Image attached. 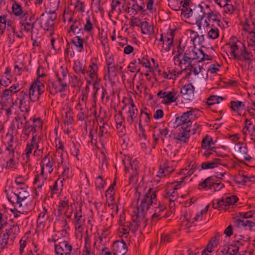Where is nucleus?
<instances>
[{
    "instance_id": "f257e3e1",
    "label": "nucleus",
    "mask_w": 255,
    "mask_h": 255,
    "mask_svg": "<svg viewBox=\"0 0 255 255\" xmlns=\"http://www.w3.org/2000/svg\"><path fill=\"white\" fill-rule=\"evenodd\" d=\"M157 202L156 192L151 188L144 195L139 206L136 207L132 212V221L135 223L130 227V231L135 233L142 223L145 226L147 220L145 216L150 206L156 204Z\"/></svg>"
},
{
    "instance_id": "f03ea898",
    "label": "nucleus",
    "mask_w": 255,
    "mask_h": 255,
    "mask_svg": "<svg viewBox=\"0 0 255 255\" xmlns=\"http://www.w3.org/2000/svg\"><path fill=\"white\" fill-rule=\"evenodd\" d=\"M45 90L43 83L40 80L36 79L30 85L28 91V94L31 98V101L34 102L37 101L40 96Z\"/></svg>"
},
{
    "instance_id": "7ed1b4c3",
    "label": "nucleus",
    "mask_w": 255,
    "mask_h": 255,
    "mask_svg": "<svg viewBox=\"0 0 255 255\" xmlns=\"http://www.w3.org/2000/svg\"><path fill=\"white\" fill-rule=\"evenodd\" d=\"M203 9L204 10V14H206L204 25L206 27L209 26L210 25V22H212L213 24H215L216 26L221 27V14L216 10L211 9L210 6L209 9L206 8Z\"/></svg>"
},
{
    "instance_id": "20e7f679",
    "label": "nucleus",
    "mask_w": 255,
    "mask_h": 255,
    "mask_svg": "<svg viewBox=\"0 0 255 255\" xmlns=\"http://www.w3.org/2000/svg\"><path fill=\"white\" fill-rule=\"evenodd\" d=\"M190 110L184 112L182 115L178 117H177L175 120V123L177 124V126H180L182 125H189V127H191L192 121L194 120L193 117L196 116V112H198L199 110L197 109H192L191 108H188Z\"/></svg>"
},
{
    "instance_id": "39448f33",
    "label": "nucleus",
    "mask_w": 255,
    "mask_h": 255,
    "mask_svg": "<svg viewBox=\"0 0 255 255\" xmlns=\"http://www.w3.org/2000/svg\"><path fill=\"white\" fill-rule=\"evenodd\" d=\"M199 49H197L195 46L189 47L184 52L183 55L182 65H186L189 63L192 62L194 60L198 61L199 58L198 55Z\"/></svg>"
},
{
    "instance_id": "423d86ee",
    "label": "nucleus",
    "mask_w": 255,
    "mask_h": 255,
    "mask_svg": "<svg viewBox=\"0 0 255 255\" xmlns=\"http://www.w3.org/2000/svg\"><path fill=\"white\" fill-rule=\"evenodd\" d=\"M17 99L19 100V107L20 111L29 113L31 98L28 94L27 90L25 91L22 90L20 92Z\"/></svg>"
},
{
    "instance_id": "0eeeda50",
    "label": "nucleus",
    "mask_w": 255,
    "mask_h": 255,
    "mask_svg": "<svg viewBox=\"0 0 255 255\" xmlns=\"http://www.w3.org/2000/svg\"><path fill=\"white\" fill-rule=\"evenodd\" d=\"M157 96L158 98L162 99L161 102L165 104H170L175 102L178 98L177 92L173 91L167 92L164 90L159 91Z\"/></svg>"
},
{
    "instance_id": "6e6552de",
    "label": "nucleus",
    "mask_w": 255,
    "mask_h": 255,
    "mask_svg": "<svg viewBox=\"0 0 255 255\" xmlns=\"http://www.w3.org/2000/svg\"><path fill=\"white\" fill-rule=\"evenodd\" d=\"M54 164V161L53 159L49 156L48 153L42 158L40 162L41 171H43L47 174H50L53 172Z\"/></svg>"
},
{
    "instance_id": "1a4fd4ad",
    "label": "nucleus",
    "mask_w": 255,
    "mask_h": 255,
    "mask_svg": "<svg viewBox=\"0 0 255 255\" xmlns=\"http://www.w3.org/2000/svg\"><path fill=\"white\" fill-rule=\"evenodd\" d=\"M228 45L230 46L231 53L234 58L239 54L242 49L245 47V44L236 37H233L230 38Z\"/></svg>"
},
{
    "instance_id": "9d476101",
    "label": "nucleus",
    "mask_w": 255,
    "mask_h": 255,
    "mask_svg": "<svg viewBox=\"0 0 255 255\" xmlns=\"http://www.w3.org/2000/svg\"><path fill=\"white\" fill-rule=\"evenodd\" d=\"M54 246L56 255H71L72 247L67 241L60 242Z\"/></svg>"
},
{
    "instance_id": "9b49d317",
    "label": "nucleus",
    "mask_w": 255,
    "mask_h": 255,
    "mask_svg": "<svg viewBox=\"0 0 255 255\" xmlns=\"http://www.w3.org/2000/svg\"><path fill=\"white\" fill-rule=\"evenodd\" d=\"M127 251V244L123 240L116 241L114 243L112 250L114 255H124Z\"/></svg>"
},
{
    "instance_id": "f8f14e48",
    "label": "nucleus",
    "mask_w": 255,
    "mask_h": 255,
    "mask_svg": "<svg viewBox=\"0 0 255 255\" xmlns=\"http://www.w3.org/2000/svg\"><path fill=\"white\" fill-rule=\"evenodd\" d=\"M23 113V114H18L12 121L11 125L15 126L17 129H22L28 121L27 116L28 113Z\"/></svg>"
},
{
    "instance_id": "ddd939ff",
    "label": "nucleus",
    "mask_w": 255,
    "mask_h": 255,
    "mask_svg": "<svg viewBox=\"0 0 255 255\" xmlns=\"http://www.w3.org/2000/svg\"><path fill=\"white\" fill-rule=\"evenodd\" d=\"M195 87L191 83L185 84L180 89L182 97L187 100H192L194 97Z\"/></svg>"
},
{
    "instance_id": "4468645a",
    "label": "nucleus",
    "mask_w": 255,
    "mask_h": 255,
    "mask_svg": "<svg viewBox=\"0 0 255 255\" xmlns=\"http://www.w3.org/2000/svg\"><path fill=\"white\" fill-rule=\"evenodd\" d=\"M47 180V174L43 171L35 175L33 183L36 186V189L41 191L42 186L46 184Z\"/></svg>"
},
{
    "instance_id": "2eb2a0df",
    "label": "nucleus",
    "mask_w": 255,
    "mask_h": 255,
    "mask_svg": "<svg viewBox=\"0 0 255 255\" xmlns=\"http://www.w3.org/2000/svg\"><path fill=\"white\" fill-rule=\"evenodd\" d=\"M141 1L140 4L138 3L137 0H130L127 2V4L129 6L130 14L134 15L137 14L138 11H145L144 7L142 5H144L143 1Z\"/></svg>"
},
{
    "instance_id": "dca6fc26",
    "label": "nucleus",
    "mask_w": 255,
    "mask_h": 255,
    "mask_svg": "<svg viewBox=\"0 0 255 255\" xmlns=\"http://www.w3.org/2000/svg\"><path fill=\"white\" fill-rule=\"evenodd\" d=\"M37 20L33 16H30L27 21H20V24L23 27V30L26 32H31V39L33 40L34 35L33 28Z\"/></svg>"
},
{
    "instance_id": "f3484780",
    "label": "nucleus",
    "mask_w": 255,
    "mask_h": 255,
    "mask_svg": "<svg viewBox=\"0 0 255 255\" xmlns=\"http://www.w3.org/2000/svg\"><path fill=\"white\" fill-rule=\"evenodd\" d=\"M16 193L18 197V200L19 202V207H22L23 209L27 204V199L29 196V193L23 188H17L16 189Z\"/></svg>"
},
{
    "instance_id": "a211bd4d",
    "label": "nucleus",
    "mask_w": 255,
    "mask_h": 255,
    "mask_svg": "<svg viewBox=\"0 0 255 255\" xmlns=\"http://www.w3.org/2000/svg\"><path fill=\"white\" fill-rule=\"evenodd\" d=\"M58 153L60 154L61 158V160L59 164H61L63 168V171L61 175H60L59 178H60L62 177L63 178V180H64L68 179L69 177L70 164L68 161L65 160L63 158V151L58 152Z\"/></svg>"
},
{
    "instance_id": "6ab92c4d",
    "label": "nucleus",
    "mask_w": 255,
    "mask_h": 255,
    "mask_svg": "<svg viewBox=\"0 0 255 255\" xmlns=\"http://www.w3.org/2000/svg\"><path fill=\"white\" fill-rule=\"evenodd\" d=\"M209 5L204 2L199 4L198 5L195 6L193 8V16L199 19H203L205 17L206 14H204V8H209Z\"/></svg>"
},
{
    "instance_id": "aec40b11",
    "label": "nucleus",
    "mask_w": 255,
    "mask_h": 255,
    "mask_svg": "<svg viewBox=\"0 0 255 255\" xmlns=\"http://www.w3.org/2000/svg\"><path fill=\"white\" fill-rule=\"evenodd\" d=\"M129 104L130 106L128 108V114L129 116L127 118V122L129 125H132L134 120L136 118L137 114V109L135 107L133 100L131 98L129 100Z\"/></svg>"
},
{
    "instance_id": "412c9836",
    "label": "nucleus",
    "mask_w": 255,
    "mask_h": 255,
    "mask_svg": "<svg viewBox=\"0 0 255 255\" xmlns=\"http://www.w3.org/2000/svg\"><path fill=\"white\" fill-rule=\"evenodd\" d=\"M36 20L40 21V26L44 30L49 31L53 29L54 22H52L46 16H45L44 13H42Z\"/></svg>"
},
{
    "instance_id": "4be33fe9",
    "label": "nucleus",
    "mask_w": 255,
    "mask_h": 255,
    "mask_svg": "<svg viewBox=\"0 0 255 255\" xmlns=\"http://www.w3.org/2000/svg\"><path fill=\"white\" fill-rule=\"evenodd\" d=\"M235 59L250 63L253 60V55L252 54L251 52H248L247 50L246 46H245V47L242 49L240 53L238 54Z\"/></svg>"
},
{
    "instance_id": "5701e85b",
    "label": "nucleus",
    "mask_w": 255,
    "mask_h": 255,
    "mask_svg": "<svg viewBox=\"0 0 255 255\" xmlns=\"http://www.w3.org/2000/svg\"><path fill=\"white\" fill-rule=\"evenodd\" d=\"M6 137L8 138L7 141L6 146L5 147V151H8L7 155L8 156H14L15 145L13 144V135L12 134H7Z\"/></svg>"
},
{
    "instance_id": "b1692460",
    "label": "nucleus",
    "mask_w": 255,
    "mask_h": 255,
    "mask_svg": "<svg viewBox=\"0 0 255 255\" xmlns=\"http://www.w3.org/2000/svg\"><path fill=\"white\" fill-rule=\"evenodd\" d=\"M191 127H189V125H187L186 127H182L183 129V131L180 132L178 137L175 136V134H174L173 139H177L180 141H183L184 142H186L190 137V133L191 131L190 128Z\"/></svg>"
},
{
    "instance_id": "393cba45",
    "label": "nucleus",
    "mask_w": 255,
    "mask_h": 255,
    "mask_svg": "<svg viewBox=\"0 0 255 255\" xmlns=\"http://www.w3.org/2000/svg\"><path fill=\"white\" fill-rule=\"evenodd\" d=\"M7 198L8 200L12 204L15 205V207H16V210L19 209L18 211L20 213L27 212V211L25 209H23L22 207H19V200H18V197L16 195V191L14 192H11L10 194H7Z\"/></svg>"
},
{
    "instance_id": "a878e982",
    "label": "nucleus",
    "mask_w": 255,
    "mask_h": 255,
    "mask_svg": "<svg viewBox=\"0 0 255 255\" xmlns=\"http://www.w3.org/2000/svg\"><path fill=\"white\" fill-rule=\"evenodd\" d=\"M162 166V168H160L157 175L160 178L165 177L174 170V168L172 166H170L168 160H165Z\"/></svg>"
},
{
    "instance_id": "bb28decb",
    "label": "nucleus",
    "mask_w": 255,
    "mask_h": 255,
    "mask_svg": "<svg viewBox=\"0 0 255 255\" xmlns=\"http://www.w3.org/2000/svg\"><path fill=\"white\" fill-rule=\"evenodd\" d=\"M175 30V29H169V31L167 32V37L165 38H166V41L168 43L166 44V46H164V42L162 43V48L166 52L169 51L171 47L173 45Z\"/></svg>"
},
{
    "instance_id": "cd10ccee",
    "label": "nucleus",
    "mask_w": 255,
    "mask_h": 255,
    "mask_svg": "<svg viewBox=\"0 0 255 255\" xmlns=\"http://www.w3.org/2000/svg\"><path fill=\"white\" fill-rule=\"evenodd\" d=\"M184 52V47H182L181 44L177 47V54L173 57L174 64L178 65L180 68H182V59L183 53Z\"/></svg>"
},
{
    "instance_id": "c85d7f7f",
    "label": "nucleus",
    "mask_w": 255,
    "mask_h": 255,
    "mask_svg": "<svg viewBox=\"0 0 255 255\" xmlns=\"http://www.w3.org/2000/svg\"><path fill=\"white\" fill-rule=\"evenodd\" d=\"M203 67L196 63H189L185 65L183 71H190L195 75H198L202 71Z\"/></svg>"
},
{
    "instance_id": "c756f323",
    "label": "nucleus",
    "mask_w": 255,
    "mask_h": 255,
    "mask_svg": "<svg viewBox=\"0 0 255 255\" xmlns=\"http://www.w3.org/2000/svg\"><path fill=\"white\" fill-rule=\"evenodd\" d=\"M20 230L19 225L17 224H13L12 225H10V227L9 229H7L5 230V233H3L2 234H5L7 235L8 240L9 239V236L11 235L13 236V238H11V240L13 242V240L15 239V236L18 235L19 233Z\"/></svg>"
},
{
    "instance_id": "7c9ffc66",
    "label": "nucleus",
    "mask_w": 255,
    "mask_h": 255,
    "mask_svg": "<svg viewBox=\"0 0 255 255\" xmlns=\"http://www.w3.org/2000/svg\"><path fill=\"white\" fill-rule=\"evenodd\" d=\"M118 68V65L116 64H111L107 66V75H105L104 78H106L107 77L108 79L110 81L112 82L115 80V78L117 76L116 73V70Z\"/></svg>"
},
{
    "instance_id": "2f4dec72",
    "label": "nucleus",
    "mask_w": 255,
    "mask_h": 255,
    "mask_svg": "<svg viewBox=\"0 0 255 255\" xmlns=\"http://www.w3.org/2000/svg\"><path fill=\"white\" fill-rule=\"evenodd\" d=\"M28 121H31L30 124H31V127H32L35 133L37 131L41 129L43 126V121L40 118H31Z\"/></svg>"
},
{
    "instance_id": "473e14b6",
    "label": "nucleus",
    "mask_w": 255,
    "mask_h": 255,
    "mask_svg": "<svg viewBox=\"0 0 255 255\" xmlns=\"http://www.w3.org/2000/svg\"><path fill=\"white\" fill-rule=\"evenodd\" d=\"M28 121H31L30 124H31V127H32L35 133L37 131L41 129L43 126V121L40 118H31Z\"/></svg>"
},
{
    "instance_id": "72a5a7b5",
    "label": "nucleus",
    "mask_w": 255,
    "mask_h": 255,
    "mask_svg": "<svg viewBox=\"0 0 255 255\" xmlns=\"http://www.w3.org/2000/svg\"><path fill=\"white\" fill-rule=\"evenodd\" d=\"M28 121H31L30 124H31V127H32L35 133L37 131L41 129L43 126V121L40 118H31Z\"/></svg>"
},
{
    "instance_id": "f704fd0d",
    "label": "nucleus",
    "mask_w": 255,
    "mask_h": 255,
    "mask_svg": "<svg viewBox=\"0 0 255 255\" xmlns=\"http://www.w3.org/2000/svg\"><path fill=\"white\" fill-rule=\"evenodd\" d=\"M214 176H210L206 178L203 181L200 183L198 186V189L200 190L204 189L205 190H212V185H213V180L214 179Z\"/></svg>"
},
{
    "instance_id": "c9c22d12",
    "label": "nucleus",
    "mask_w": 255,
    "mask_h": 255,
    "mask_svg": "<svg viewBox=\"0 0 255 255\" xmlns=\"http://www.w3.org/2000/svg\"><path fill=\"white\" fill-rule=\"evenodd\" d=\"M83 29L81 21L76 19H74L72 24L70 25V29L68 33L72 32L74 34H76L80 32L83 33Z\"/></svg>"
},
{
    "instance_id": "e433bc0d",
    "label": "nucleus",
    "mask_w": 255,
    "mask_h": 255,
    "mask_svg": "<svg viewBox=\"0 0 255 255\" xmlns=\"http://www.w3.org/2000/svg\"><path fill=\"white\" fill-rule=\"evenodd\" d=\"M140 28L141 32L144 34L151 35L154 32L153 26L146 21L140 22Z\"/></svg>"
},
{
    "instance_id": "4c0bfd02",
    "label": "nucleus",
    "mask_w": 255,
    "mask_h": 255,
    "mask_svg": "<svg viewBox=\"0 0 255 255\" xmlns=\"http://www.w3.org/2000/svg\"><path fill=\"white\" fill-rule=\"evenodd\" d=\"M111 129L110 126L105 122H103L102 126L99 127V135L100 138H107L110 135L109 130Z\"/></svg>"
},
{
    "instance_id": "58836bf2",
    "label": "nucleus",
    "mask_w": 255,
    "mask_h": 255,
    "mask_svg": "<svg viewBox=\"0 0 255 255\" xmlns=\"http://www.w3.org/2000/svg\"><path fill=\"white\" fill-rule=\"evenodd\" d=\"M41 137L40 136H37V135L32 136V143H34V148L35 150L34 151V154L35 155L36 152H41V153L43 152L44 147L40 145L41 141Z\"/></svg>"
},
{
    "instance_id": "ea45409f",
    "label": "nucleus",
    "mask_w": 255,
    "mask_h": 255,
    "mask_svg": "<svg viewBox=\"0 0 255 255\" xmlns=\"http://www.w3.org/2000/svg\"><path fill=\"white\" fill-rule=\"evenodd\" d=\"M89 70L86 72L90 79L93 81L94 79L97 77L98 66L96 63L93 62L92 64L89 65Z\"/></svg>"
},
{
    "instance_id": "a19ab883",
    "label": "nucleus",
    "mask_w": 255,
    "mask_h": 255,
    "mask_svg": "<svg viewBox=\"0 0 255 255\" xmlns=\"http://www.w3.org/2000/svg\"><path fill=\"white\" fill-rule=\"evenodd\" d=\"M72 42L75 46L78 52H81L84 51V40L80 36L74 37L72 39Z\"/></svg>"
},
{
    "instance_id": "79ce46f5",
    "label": "nucleus",
    "mask_w": 255,
    "mask_h": 255,
    "mask_svg": "<svg viewBox=\"0 0 255 255\" xmlns=\"http://www.w3.org/2000/svg\"><path fill=\"white\" fill-rule=\"evenodd\" d=\"M220 161L221 159L217 158L211 162L208 161L203 162L201 164V169L200 170L215 168L217 167L219 164H221Z\"/></svg>"
},
{
    "instance_id": "37998d69",
    "label": "nucleus",
    "mask_w": 255,
    "mask_h": 255,
    "mask_svg": "<svg viewBox=\"0 0 255 255\" xmlns=\"http://www.w3.org/2000/svg\"><path fill=\"white\" fill-rule=\"evenodd\" d=\"M73 69L74 72L78 74L85 75L86 73V66L83 65L80 61L75 62Z\"/></svg>"
},
{
    "instance_id": "c03bdc74",
    "label": "nucleus",
    "mask_w": 255,
    "mask_h": 255,
    "mask_svg": "<svg viewBox=\"0 0 255 255\" xmlns=\"http://www.w3.org/2000/svg\"><path fill=\"white\" fill-rule=\"evenodd\" d=\"M140 59L139 58L136 60H133L129 64L128 67V70L132 73H133L135 71L139 72L140 71V68H138V66L140 65Z\"/></svg>"
},
{
    "instance_id": "a18cd8bd",
    "label": "nucleus",
    "mask_w": 255,
    "mask_h": 255,
    "mask_svg": "<svg viewBox=\"0 0 255 255\" xmlns=\"http://www.w3.org/2000/svg\"><path fill=\"white\" fill-rule=\"evenodd\" d=\"M165 208V206L163 204H161L159 202L158 207L155 208L154 213L152 215V220L157 218V220H159L160 216H161V213L162 212Z\"/></svg>"
},
{
    "instance_id": "49530a36",
    "label": "nucleus",
    "mask_w": 255,
    "mask_h": 255,
    "mask_svg": "<svg viewBox=\"0 0 255 255\" xmlns=\"http://www.w3.org/2000/svg\"><path fill=\"white\" fill-rule=\"evenodd\" d=\"M215 142L213 141L212 138L211 136L207 135L203 139L201 142V147L203 149L209 148L212 145H214Z\"/></svg>"
},
{
    "instance_id": "de8ad7c7",
    "label": "nucleus",
    "mask_w": 255,
    "mask_h": 255,
    "mask_svg": "<svg viewBox=\"0 0 255 255\" xmlns=\"http://www.w3.org/2000/svg\"><path fill=\"white\" fill-rule=\"evenodd\" d=\"M245 106L244 103L239 101H232L230 102V107L234 112H238L241 109H244Z\"/></svg>"
},
{
    "instance_id": "09e8293b",
    "label": "nucleus",
    "mask_w": 255,
    "mask_h": 255,
    "mask_svg": "<svg viewBox=\"0 0 255 255\" xmlns=\"http://www.w3.org/2000/svg\"><path fill=\"white\" fill-rule=\"evenodd\" d=\"M244 29L250 34H255V20L252 21L250 23L249 21L246 19L245 23L244 24Z\"/></svg>"
},
{
    "instance_id": "8fccbe9b",
    "label": "nucleus",
    "mask_w": 255,
    "mask_h": 255,
    "mask_svg": "<svg viewBox=\"0 0 255 255\" xmlns=\"http://www.w3.org/2000/svg\"><path fill=\"white\" fill-rule=\"evenodd\" d=\"M12 2L11 8L13 13L17 16L22 15L23 11L22 10L21 5L15 0H13Z\"/></svg>"
},
{
    "instance_id": "3c124183",
    "label": "nucleus",
    "mask_w": 255,
    "mask_h": 255,
    "mask_svg": "<svg viewBox=\"0 0 255 255\" xmlns=\"http://www.w3.org/2000/svg\"><path fill=\"white\" fill-rule=\"evenodd\" d=\"M239 200L238 197L236 195L228 196L224 198V206L226 208L227 206H230L235 204Z\"/></svg>"
},
{
    "instance_id": "603ef678",
    "label": "nucleus",
    "mask_w": 255,
    "mask_h": 255,
    "mask_svg": "<svg viewBox=\"0 0 255 255\" xmlns=\"http://www.w3.org/2000/svg\"><path fill=\"white\" fill-rule=\"evenodd\" d=\"M215 24H211V29L208 33V36L209 38L212 39H215L219 36V30Z\"/></svg>"
},
{
    "instance_id": "864d4df0",
    "label": "nucleus",
    "mask_w": 255,
    "mask_h": 255,
    "mask_svg": "<svg viewBox=\"0 0 255 255\" xmlns=\"http://www.w3.org/2000/svg\"><path fill=\"white\" fill-rule=\"evenodd\" d=\"M130 227H132V224L130 222H126L122 226H120L119 228L120 232L126 235L125 237L127 238V235L131 229Z\"/></svg>"
},
{
    "instance_id": "5fc2aeb1",
    "label": "nucleus",
    "mask_w": 255,
    "mask_h": 255,
    "mask_svg": "<svg viewBox=\"0 0 255 255\" xmlns=\"http://www.w3.org/2000/svg\"><path fill=\"white\" fill-rule=\"evenodd\" d=\"M68 74V70L66 68H63L62 66L60 67L59 71L56 73L59 82H65L64 79Z\"/></svg>"
},
{
    "instance_id": "6e6d98bb",
    "label": "nucleus",
    "mask_w": 255,
    "mask_h": 255,
    "mask_svg": "<svg viewBox=\"0 0 255 255\" xmlns=\"http://www.w3.org/2000/svg\"><path fill=\"white\" fill-rule=\"evenodd\" d=\"M234 242L237 245V247H239V252H241V253H243L245 255V254L247 252V248L249 245L248 242L245 241L244 240L241 241Z\"/></svg>"
},
{
    "instance_id": "4d7b16f0",
    "label": "nucleus",
    "mask_w": 255,
    "mask_h": 255,
    "mask_svg": "<svg viewBox=\"0 0 255 255\" xmlns=\"http://www.w3.org/2000/svg\"><path fill=\"white\" fill-rule=\"evenodd\" d=\"M8 240L7 235L0 234V253L7 248Z\"/></svg>"
},
{
    "instance_id": "13d9d810",
    "label": "nucleus",
    "mask_w": 255,
    "mask_h": 255,
    "mask_svg": "<svg viewBox=\"0 0 255 255\" xmlns=\"http://www.w3.org/2000/svg\"><path fill=\"white\" fill-rule=\"evenodd\" d=\"M47 214V210L44 207L43 211H41L38 217L37 222L40 224L45 223L49 218V216Z\"/></svg>"
},
{
    "instance_id": "bf43d9fd",
    "label": "nucleus",
    "mask_w": 255,
    "mask_h": 255,
    "mask_svg": "<svg viewBox=\"0 0 255 255\" xmlns=\"http://www.w3.org/2000/svg\"><path fill=\"white\" fill-rule=\"evenodd\" d=\"M123 162L125 164V171L126 173L127 172H130V170L131 171H134V170L137 171L138 166L137 165V162L135 160L132 161V162H131L130 161L129 162V164L130 166H127L126 165L125 160H123Z\"/></svg>"
},
{
    "instance_id": "052dcab7",
    "label": "nucleus",
    "mask_w": 255,
    "mask_h": 255,
    "mask_svg": "<svg viewBox=\"0 0 255 255\" xmlns=\"http://www.w3.org/2000/svg\"><path fill=\"white\" fill-rule=\"evenodd\" d=\"M122 4V2L120 0H112L111 2V10L109 12L108 15L110 18L112 16V14L115 13L116 9L119 6H121Z\"/></svg>"
},
{
    "instance_id": "680f3d73",
    "label": "nucleus",
    "mask_w": 255,
    "mask_h": 255,
    "mask_svg": "<svg viewBox=\"0 0 255 255\" xmlns=\"http://www.w3.org/2000/svg\"><path fill=\"white\" fill-rule=\"evenodd\" d=\"M59 84L61 86V87H58L57 90L55 89H52L51 90L50 94L51 95H55L58 92L61 93L67 90L68 85L65 82H59Z\"/></svg>"
},
{
    "instance_id": "e2e57ef3",
    "label": "nucleus",
    "mask_w": 255,
    "mask_h": 255,
    "mask_svg": "<svg viewBox=\"0 0 255 255\" xmlns=\"http://www.w3.org/2000/svg\"><path fill=\"white\" fill-rule=\"evenodd\" d=\"M0 104L3 109L5 107H7L13 105V99L7 98L0 95Z\"/></svg>"
},
{
    "instance_id": "0e129e2a",
    "label": "nucleus",
    "mask_w": 255,
    "mask_h": 255,
    "mask_svg": "<svg viewBox=\"0 0 255 255\" xmlns=\"http://www.w3.org/2000/svg\"><path fill=\"white\" fill-rule=\"evenodd\" d=\"M182 6L181 9L182 15L186 18L193 16V9H192L191 7H188V6Z\"/></svg>"
},
{
    "instance_id": "69168bd1",
    "label": "nucleus",
    "mask_w": 255,
    "mask_h": 255,
    "mask_svg": "<svg viewBox=\"0 0 255 255\" xmlns=\"http://www.w3.org/2000/svg\"><path fill=\"white\" fill-rule=\"evenodd\" d=\"M224 197H222V198L220 200H214L212 201L213 208L214 209H217L219 210L221 209L226 210V209L224 206Z\"/></svg>"
},
{
    "instance_id": "338daca9",
    "label": "nucleus",
    "mask_w": 255,
    "mask_h": 255,
    "mask_svg": "<svg viewBox=\"0 0 255 255\" xmlns=\"http://www.w3.org/2000/svg\"><path fill=\"white\" fill-rule=\"evenodd\" d=\"M225 98L221 96L213 95L209 97L207 100V104L209 106L213 105L215 104H218L220 101L224 100Z\"/></svg>"
},
{
    "instance_id": "774afa93",
    "label": "nucleus",
    "mask_w": 255,
    "mask_h": 255,
    "mask_svg": "<svg viewBox=\"0 0 255 255\" xmlns=\"http://www.w3.org/2000/svg\"><path fill=\"white\" fill-rule=\"evenodd\" d=\"M229 2L223 0V2H222V6H223L225 13L231 14L234 11V7L232 4L229 3Z\"/></svg>"
}]
</instances>
